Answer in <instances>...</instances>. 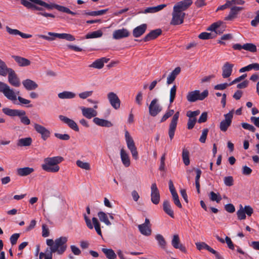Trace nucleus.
Returning <instances> with one entry per match:
<instances>
[{"mask_svg":"<svg viewBox=\"0 0 259 259\" xmlns=\"http://www.w3.org/2000/svg\"><path fill=\"white\" fill-rule=\"evenodd\" d=\"M21 4L27 9H31L39 12H44V8L48 10L56 9L58 11L71 14L76 15L75 12L71 11L69 8L54 3H47L42 0H21Z\"/></svg>","mask_w":259,"mask_h":259,"instance_id":"f257e3e1","label":"nucleus"},{"mask_svg":"<svg viewBox=\"0 0 259 259\" xmlns=\"http://www.w3.org/2000/svg\"><path fill=\"white\" fill-rule=\"evenodd\" d=\"M21 4L27 9H31L39 12H44V8L48 10L56 9L58 11L71 14L76 15L75 12L71 11L69 8L54 3H47L42 0H21Z\"/></svg>","mask_w":259,"mask_h":259,"instance_id":"f03ea898","label":"nucleus"},{"mask_svg":"<svg viewBox=\"0 0 259 259\" xmlns=\"http://www.w3.org/2000/svg\"><path fill=\"white\" fill-rule=\"evenodd\" d=\"M61 156L48 157L44 159V163L41 164L42 169L49 172H57L60 169L58 164L63 160Z\"/></svg>","mask_w":259,"mask_h":259,"instance_id":"7ed1b4c3","label":"nucleus"},{"mask_svg":"<svg viewBox=\"0 0 259 259\" xmlns=\"http://www.w3.org/2000/svg\"><path fill=\"white\" fill-rule=\"evenodd\" d=\"M3 112L9 116H18L20 118L21 122L25 125L30 124V120L26 116V112L24 110L19 109H12L9 108H4L2 109Z\"/></svg>","mask_w":259,"mask_h":259,"instance_id":"20e7f679","label":"nucleus"},{"mask_svg":"<svg viewBox=\"0 0 259 259\" xmlns=\"http://www.w3.org/2000/svg\"><path fill=\"white\" fill-rule=\"evenodd\" d=\"M67 241L68 238L65 236L55 239L54 246L52 248V252H57L58 254H62L67 249Z\"/></svg>","mask_w":259,"mask_h":259,"instance_id":"39448f33","label":"nucleus"},{"mask_svg":"<svg viewBox=\"0 0 259 259\" xmlns=\"http://www.w3.org/2000/svg\"><path fill=\"white\" fill-rule=\"evenodd\" d=\"M48 34L51 36H48L43 34H39L37 36L39 38H41L49 41L54 40L55 37H58L61 39H65L68 41H74L75 39L73 35L69 33H57L49 32Z\"/></svg>","mask_w":259,"mask_h":259,"instance_id":"423d86ee","label":"nucleus"},{"mask_svg":"<svg viewBox=\"0 0 259 259\" xmlns=\"http://www.w3.org/2000/svg\"><path fill=\"white\" fill-rule=\"evenodd\" d=\"M208 92L204 90L201 93L199 90L189 92L187 95V99L190 102H194L197 100H203L208 96Z\"/></svg>","mask_w":259,"mask_h":259,"instance_id":"0eeeda50","label":"nucleus"},{"mask_svg":"<svg viewBox=\"0 0 259 259\" xmlns=\"http://www.w3.org/2000/svg\"><path fill=\"white\" fill-rule=\"evenodd\" d=\"M125 139L128 149L130 150L133 158L137 160L139 158L138 152L135 142L127 131L125 132Z\"/></svg>","mask_w":259,"mask_h":259,"instance_id":"6e6552de","label":"nucleus"},{"mask_svg":"<svg viewBox=\"0 0 259 259\" xmlns=\"http://www.w3.org/2000/svg\"><path fill=\"white\" fill-rule=\"evenodd\" d=\"M185 16V13L181 12L173 8L172 18L170 24L172 25H178L183 23Z\"/></svg>","mask_w":259,"mask_h":259,"instance_id":"1a4fd4ad","label":"nucleus"},{"mask_svg":"<svg viewBox=\"0 0 259 259\" xmlns=\"http://www.w3.org/2000/svg\"><path fill=\"white\" fill-rule=\"evenodd\" d=\"M84 219L85 220L87 226L90 229H93L94 227L95 230L97 234L102 236V231L101 230V225L98 221V220L96 218H93L92 221L93 225L91 223V221L90 219L85 214H84Z\"/></svg>","mask_w":259,"mask_h":259,"instance_id":"9d476101","label":"nucleus"},{"mask_svg":"<svg viewBox=\"0 0 259 259\" xmlns=\"http://www.w3.org/2000/svg\"><path fill=\"white\" fill-rule=\"evenodd\" d=\"M162 108L158 103V100L154 99L149 106V114L153 117L157 115L161 111Z\"/></svg>","mask_w":259,"mask_h":259,"instance_id":"9b49d317","label":"nucleus"},{"mask_svg":"<svg viewBox=\"0 0 259 259\" xmlns=\"http://www.w3.org/2000/svg\"><path fill=\"white\" fill-rule=\"evenodd\" d=\"M179 115L180 113L179 111L174 114L169 125L168 136L171 140H172L175 136Z\"/></svg>","mask_w":259,"mask_h":259,"instance_id":"f8f14e48","label":"nucleus"},{"mask_svg":"<svg viewBox=\"0 0 259 259\" xmlns=\"http://www.w3.org/2000/svg\"><path fill=\"white\" fill-rule=\"evenodd\" d=\"M226 26L224 25L223 22L221 21L214 22L211 24L207 28V30L214 32L215 37L217 34H222L225 30Z\"/></svg>","mask_w":259,"mask_h":259,"instance_id":"ddd939ff","label":"nucleus"},{"mask_svg":"<svg viewBox=\"0 0 259 259\" xmlns=\"http://www.w3.org/2000/svg\"><path fill=\"white\" fill-rule=\"evenodd\" d=\"M0 93H2L8 99H14L13 96V89H11L10 87L6 83L0 81Z\"/></svg>","mask_w":259,"mask_h":259,"instance_id":"4468645a","label":"nucleus"},{"mask_svg":"<svg viewBox=\"0 0 259 259\" xmlns=\"http://www.w3.org/2000/svg\"><path fill=\"white\" fill-rule=\"evenodd\" d=\"M151 200L154 204H158L160 201V193L156 183L151 186Z\"/></svg>","mask_w":259,"mask_h":259,"instance_id":"2eb2a0df","label":"nucleus"},{"mask_svg":"<svg viewBox=\"0 0 259 259\" xmlns=\"http://www.w3.org/2000/svg\"><path fill=\"white\" fill-rule=\"evenodd\" d=\"M8 74L9 83L13 87H19L21 84V82L15 71L12 69L10 70V72Z\"/></svg>","mask_w":259,"mask_h":259,"instance_id":"dca6fc26","label":"nucleus"},{"mask_svg":"<svg viewBox=\"0 0 259 259\" xmlns=\"http://www.w3.org/2000/svg\"><path fill=\"white\" fill-rule=\"evenodd\" d=\"M34 128L38 133L41 135V137L44 141H46L50 137L51 134L50 132L42 125L35 123L34 124Z\"/></svg>","mask_w":259,"mask_h":259,"instance_id":"f3484780","label":"nucleus"},{"mask_svg":"<svg viewBox=\"0 0 259 259\" xmlns=\"http://www.w3.org/2000/svg\"><path fill=\"white\" fill-rule=\"evenodd\" d=\"M108 99L111 105L115 109L119 108L120 101L118 96L113 92H110L108 95Z\"/></svg>","mask_w":259,"mask_h":259,"instance_id":"a211bd4d","label":"nucleus"},{"mask_svg":"<svg viewBox=\"0 0 259 259\" xmlns=\"http://www.w3.org/2000/svg\"><path fill=\"white\" fill-rule=\"evenodd\" d=\"M192 4V0H183L178 2L174 6V8L181 12H183L187 10Z\"/></svg>","mask_w":259,"mask_h":259,"instance_id":"6ab92c4d","label":"nucleus"},{"mask_svg":"<svg viewBox=\"0 0 259 259\" xmlns=\"http://www.w3.org/2000/svg\"><path fill=\"white\" fill-rule=\"evenodd\" d=\"M59 118L60 120H61L62 122H63L64 123H66L68 125V126L72 129L73 130L78 132L79 131V128L76 123V122L73 121V120L68 118L66 116L60 115L59 116Z\"/></svg>","mask_w":259,"mask_h":259,"instance_id":"aec40b11","label":"nucleus"},{"mask_svg":"<svg viewBox=\"0 0 259 259\" xmlns=\"http://www.w3.org/2000/svg\"><path fill=\"white\" fill-rule=\"evenodd\" d=\"M130 34L128 30L125 28L115 30L113 32V38L114 39H120L128 37Z\"/></svg>","mask_w":259,"mask_h":259,"instance_id":"412c9836","label":"nucleus"},{"mask_svg":"<svg viewBox=\"0 0 259 259\" xmlns=\"http://www.w3.org/2000/svg\"><path fill=\"white\" fill-rule=\"evenodd\" d=\"M171 245L175 248L179 249L183 252H186V248L184 245L180 243V238L178 234L173 236Z\"/></svg>","mask_w":259,"mask_h":259,"instance_id":"4be33fe9","label":"nucleus"},{"mask_svg":"<svg viewBox=\"0 0 259 259\" xmlns=\"http://www.w3.org/2000/svg\"><path fill=\"white\" fill-rule=\"evenodd\" d=\"M82 114L83 116L88 119L96 117L97 115V112L92 108H86L84 107H80Z\"/></svg>","mask_w":259,"mask_h":259,"instance_id":"5701e85b","label":"nucleus"},{"mask_svg":"<svg viewBox=\"0 0 259 259\" xmlns=\"http://www.w3.org/2000/svg\"><path fill=\"white\" fill-rule=\"evenodd\" d=\"M234 65L228 62H226L222 67V76L224 78H228L231 76L233 71Z\"/></svg>","mask_w":259,"mask_h":259,"instance_id":"b1692460","label":"nucleus"},{"mask_svg":"<svg viewBox=\"0 0 259 259\" xmlns=\"http://www.w3.org/2000/svg\"><path fill=\"white\" fill-rule=\"evenodd\" d=\"M161 33L162 31L160 29L153 30L144 37L143 40L145 42H146L155 39L158 36H159Z\"/></svg>","mask_w":259,"mask_h":259,"instance_id":"393cba45","label":"nucleus"},{"mask_svg":"<svg viewBox=\"0 0 259 259\" xmlns=\"http://www.w3.org/2000/svg\"><path fill=\"white\" fill-rule=\"evenodd\" d=\"M7 31L11 35H19L23 38H29L32 37V35L26 34L20 31L18 29H12L9 26H6Z\"/></svg>","mask_w":259,"mask_h":259,"instance_id":"a878e982","label":"nucleus"},{"mask_svg":"<svg viewBox=\"0 0 259 259\" xmlns=\"http://www.w3.org/2000/svg\"><path fill=\"white\" fill-rule=\"evenodd\" d=\"M22 84L25 89L27 91L34 90L38 88V84L33 80L26 79L23 80Z\"/></svg>","mask_w":259,"mask_h":259,"instance_id":"bb28decb","label":"nucleus"},{"mask_svg":"<svg viewBox=\"0 0 259 259\" xmlns=\"http://www.w3.org/2000/svg\"><path fill=\"white\" fill-rule=\"evenodd\" d=\"M147 26L146 24H142L135 28L133 31V35L135 37H139L146 31Z\"/></svg>","mask_w":259,"mask_h":259,"instance_id":"cd10ccee","label":"nucleus"},{"mask_svg":"<svg viewBox=\"0 0 259 259\" xmlns=\"http://www.w3.org/2000/svg\"><path fill=\"white\" fill-rule=\"evenodd\" d=\"M13 95L15 98L14 99L10 100L12 101L14 104L19 105H23L29 104L30 103V101L26 99H24L20 96L17 97L16 94L14 92L13 90Z\"/></svg>","mask_w":259,"mask_h":259,"instance_id":"c85d7f7f","label":"nucleus"},{"mask_svg":"<svg viewBox=\"0 0 259 259\" xmlns=\"http://www.w3.org/2000/svg\"><path fill=\"white\" fill-rule=\"evenodd\" d=\"M242 10H243L242 7L236 6L233 7L231 8L228 16L225 17V20L227 21H230L233 20L234 18L236 17V16L238 13V12Z\"/></svg>","mask_w":259,"mask_h":259,"instance_id":"c756f323","label":"nucleus"},{"mask_svg":"<svg viewBox=\"0 0 259 259\" xmlns=\"http://www.w3.org/2000/svg\"><path fill=\"white\" fill-rule=\"evenodd\" d=\"M93 122L100 126L110 127L113 126V124L110 121L98 117H95Z\"/></svg>","mask_w":259,"mask_h":259,"instance_id":"7c9ffc66","label":"nucleus"},{"mask_svg":"<svg viewBox=\"0 0 259 259\" xmlns=\"http://www.w3.org/2000/svg\"><path fill=\"white\" fill-rule=\"evenodd\" d=\"M120 157L121 161L124 166L126 167H128L131 164L130 156L123 148L120 150Z\"/></svg>","mask_w":259,"mask_h":259,"instance_id":"2f4dec72","label":"nucleus"},{"mask_svg":"<svg viewBox=\"0 0 259 259\" xmlns=\"http://www.w3.org/2000/svg\"><path fill=\"white\" fill-rule=\"evenodd\" d=\"M12 58L20 66H27L30 64V61L26 58L18 56H13Z\"/></svg>","mask_w":259,"mask_h":259,"instance_id":"473e14b6","label":"nucleus"},{"mask_svg":"<svg viewBox=\"0 0 259 259\" xmlns=\"http://www.w3.org/2000/svg\"><path fill=\"white\" fill-rule=\"evenodd\" d=\"M163 209L164 211L171 218H174V212L171 208V205L168 200H165L163 202Z\"/></svg>","mask_w":259,"mask_h":259,"instance_id":"72a5a7b5","label":"nucleus"},{"mask_svg":"<svg viewBox=\"0 0 259 259\" xmlns=\"http://www.w3.org/2000/svg\"><path fill=\"white\" fill-rule=\"evenodd\" d=\"M181 68L176 67L168 75L167 78V83L168 84L172 83L175 80L177 76L180 73Z\"/></svg>","mask_w":259,"mask_h":259,"instance_id":"f704fd0d","label":"nucleus"},{"mask_svg":"<svg viewBox=\"0 0 259 259\" xmlns=\"http://www.w3.org/2000/svg\"><path fill=\"white\" fill-rule=\"evenodd\" d=\"M12 69L8 67L5 62L0 59V75L6 76Z\"/></svg>","mask_w":259,"mask_h":259,"instance_id":"c9c22d12","label":"nucleus"},{"mask_svg":"<svg viewBox=\"0 0 259 259\" xmlns=\"http://www.w3.org/2000/svg\"><path fill=\"white\" fill-rule=\"evenodd\" d=\"M34 171V169L33 168L25 167L23 168H19L17 169V174L18 175L24 177L26 176L30 175Z\"/></svg>","mask_w":259,"mask_h":259,"instance_id":"e433bc0d","label":"nucleus"},{"mask_svg":"<svg viewBox=\"0 0 259 259\" xmlns=\"http://www.w3.org/2000/svg\"><path fill=\"white\" fill-rule=\"evenodd\" d=\"M166 4H161L155 7L147 8L144 11L145 13H154L157 12L166 7Z\"/></svg>","mask_w":259,"mask_h":259,"instance_id":"4c0bfd02","label":"nucleus"},{"mask_svg":"<svg viewBox=\"0 0 259 259\" xmlns=\"http://www.w3.org/2000/svg\"><path fill=\"white\" fill-rule=\"evenodd\" d=\"M32 142V140L30 137H27L25 138L19 139L18 140L17 145L19 147L22 146H30Z\"/></svg>","mask_w":259,"mask_h":259,"instance_id":"58836bf2","label":"nucleus"},{"mask_svg":"<svg viewBox=\"0 0 259 259\" xmlns=\"http://www.w3.org/2000/svg\"><path fill=\"white\" fill-rule=\"evenodd\" d=\"M138 228L140 233L145 236H149L151 234V229L150 226H146L144 225H139Z\"/></svg>","mask_w":259,"mask_h":259,"instance_id":"ea45409f","label":"nucleus"},{"mask_svg":"<svg viewBox=\"0 0 259 259\" xmlns=\"http://www.w3.org/2000/svg\"><path fill=\"white\" fill-rule=\"evenodd\" d=\"M252 69L259 70V64L255 63L249 64L248 65L240 69L239 72L242 73L245 71H249Z\"/></svg>","mask_w":259,"mask_h":259,"instance_id":"a19ab883","label":"nucleus"},{"mask_svg":"<svg viewBox=\"0 0 259 259\" xmlns=\"http://www.w3.org/2000/svg\"><path fill=\"white\" fill-rule=\"evenodd\" d=\"M58 97L61 99H73L74 98L76 95L75 93L69 92V91H64L62 93H60L58 95Z\"/></svg>","mask_w":259,"mask_h":259,"instance_id":"79ce46f5","label":"nucleus"},{"mask_svg":"<svg viewBox=\"0 0 259 259\" xmlns=\"http://www.w3.org/2000/svg\"><path fill=\"white\" fill-rule=\"evenodd\" d=\"M102 251L108 259H115L116 258V254L112 249L103 248Z\"/></svg>","mask_w":259,"mask_h":259,"instance_id":"37998d69","label":"nucleus"},{"mask_svg":"<svg viewBox=\"0 0 259 259\" xmlns=\"http://www.w3.org/2000/svg\"><path fill=\"white\" fill-rule=\"evenodd\" d=\"M98 216L101 222L105 223L107 226H110L111 222L109 221L107 215L103 211H99L98 213Z\"/></svg>","mask_w":259,"mask_h":259,"instance_id":"c03bdc74","label":"nucleus"},{"mask_svg":"<svg viewBox=\"0 0 259 259\" xmlns=\"http://www.w3.org/2000/svg\"><path fill=\"white\" fill-rule=\"evenodd\" d=\"M156 240L158 241V245L163 249L166 250V242L161 234H157L155 236Z\"/></svg>","mask_w":259,"mask_h":259,"instance_id":"a18cd8bd","label":"nucleus"},{"mask_svg":"<svg viewBox=\"0 0 259 259\" xmlns=\"http://www.w3.org/2000/svg\"><path fill=\"white\" fill-rule=\"evenodd\" d=\"M194 169L196 173V176L195 177L196 188L197 191L198 193H200V188L199 180H200V178L202 171L200 169H198V168H196V169L194 168Z\"/></svg>","mask_w":259,"mask_h":259,"instance_id":"49530a36","label":"nucleus"},{"mask_svg":"<svg viewBox=\"0 0 259 259\" xmlns=\"http://www.w3.org/2000/svg\"><path fill=\"white\" fill-rule=\"evenodd\" d=\"M102 31L99 30L88 33L85 35V37L86 39L98 38L102 36Z\"/></svg>","mask_w":259,"mask_h":259,"instance_id":"de8ad7c7","label":"nucleus"},{"mask_svg":"<svg viewBox=\"0 0 259 259\" xmlns=\"http://www.w3.org/2000/svg\"><path fill=\"white\" fill-rule=\"evenodd\" d=\"M182 159L184 162V163L186 165H188L190 164V159H189V152L188 150L183 149L182 152Z\"/></svg>","mask_w":259,"mask_h":259,"instance_id":"09e8293b","label":"nucleus"},{"mask_svg":"<svg viewBox=\"0 0 259 259\" xmlns=\"http://www.w3.org/2000/svg\"><path fill=\"white\" fill-rule=\"evenodd\" d=\"M243 49L252 53L256 52V47L255 45L251 43H246L243 45Z\"/></svg>","mask_w":259,"mask_h":259,"instance_id":"8fccbe9b","label":"nucleus"},{"mask_svg":"<svg viewBox=\"0 0 259 259\" xmlns=\"http://www.w3.org/2000/svg\"><path fill=\"white\" fill-rule=\"evenodd\" d=\"M76 164L79 167L89 170L91 169L90 164L88 162H83L80 160H78L76 162Z\"/></svg>","mask_w":259,"mask_h":259,"instance_id":"3c124183","label":"nucleus"},{"mask_svg":"<svg viewBox=\"0 0 259 259\" xmlns=\"http://www.w3.org/2000/svg\"><path fill=\"white\" fill-rule=\"evenodd\" d=\"M198 37L201 39H209L215 37V34L213 33L203 32L199 34Z\"/></svg>","mask_w":259,"mask_h":259,"instance_id":"603ef678","label":"nucleus"},{"mask_svg":"<svg viewBox=\"0 0 259 259\" xmlns=\"http://www.w3.org/2000/svg\"><path fill=\"white\" fill-rule=\"evenodd\" d=\"M108 11V9L101 10L97 11H92L89 12H86L85 14L87 15L96 16L99 15H102L105 14Z\"/></svg>","mask_w":259,"mask_h":259,"instance_id":"864d4df0","label":"nucleus"},{"mask_svg":"<svg viewBox=\"0 0 259 259\" xmlns=\"http://www.w3.org/2000/svg\"><path fill=\"white\" fill-rule=\"evenodd\" d=\"M209 198L211 201H216L217 203H219L222 199V197L219 194H216L213 191L210 192Z\"/></svg>","mask_w":259,"mask_h":259,"instance_id":"5fc2aeb1","label":"nucleus"},{"mask_svg":"<svg viewBox=\"0 0 259 259\" xmlns=\"http://www.w3.org/2000/svg\"><path fill=\"white\" fill-rule=\"evenodd\" d=\"M238 219L240 220H245L246 219L245 212L244 211L243 207L241 204L240 205V208L237 211Z\"/></svg>","mask_w":259,"mask_h":259,"instance_id":"6e6d98bb","label":"nucleus"},{"mask_svg":"<svg viewBox=\"0 0 259 259\" xmlns=\"http://www.w3.org/2000/svg\"><path fill=\"white\" fill-rule=\"evenodd\" d=\"M103 66V64L100 59L95 60L92 64L89 65L90 67H93L97 69H101Z\"/></svg>","mask_w":259,"mask_h":259,"instance_id":"4d7b16f0","label":"nucleus"},{"mask_svg":"<svg viewBox=\"0 0 259 259\" xmlns=\"http://www.w3.org/2000/svg\"><path fill=\"white\" fill-rule=\"evenodd\" d=\"M177 87L176 85H174L170 90L169 94V102L170 103H172L176 97V92H177Z\"/></svg>","mask_w":259,"mask_h":259,"instance_id":"13d9d810","label":"nucleus"},{"mask_svg":"<svg viewBox=\"0 0 259 259\" xmlns=\"http://www.w3.org/2000/svg\"><path fill=\"white\" fill-rule=\"evenodd\" d=\"M231 123L228 122L225 120H223L220 124V128L222 132H226L228 127L231 125Z\"/></svg>","mask_w":259,"mask_h":259,"instance_id":"bf43d9fd","label":"nucleus"},{"mask_svg":"<svg viewBox=\"0 0 259 259\" xmlns=\"http://www.w3.org/2000/svg\"><path fill=\"white\" fill-rule=\"evenodd\" d=\"M174 113V110L169 109L166 111L160 120V122H163L166 120L169 117H171Z\"/></svg>","mask_w":259,"mask_h":259,"instance_id":"052dcab7","label":"nucleus"},{"mask_svg":"<svg viewBox=\"0 0 259 259\" xmlns=\"http://www.w3.org/2000/svg\"><path fill=\"white\" fill-rule=\"evenodd\" d=\"M224 182L226 186H232L234 184V179L233 177L232 176H228L225 177L224 178Z\"/></svg>","mask_w":259,"mask_h":259,"instance_id":"680f3d73","label":"nucleus"},{"mask_svg":"<svg viewBox=\"0 0 259 259\" xmlns=\"http://www.w3.org/2000/svg\"><path fill=\"white\" fill-rule=\"evenodd\" d=\"M54 135L58 139L64 141L69 140L70 138V136L67 134H61L59 133H55Z\"/></svg>","mask_w":259,"mask_h":259,"instance_id":"e2e57ef3","label":"nucleus"},{"mask_svg":"<svg viewBox=\"0 0 259 259\" xmlns=\"http://www.w3.org/2000/svg\"><path fill=\"white\" fill-rule=\"evenodd\" d=\"M208 132V128H205L202 130L201 136L199 139V141L202 143H204L206 141L207 136Z\"/></svg>","mask_w":259,"mask_h":259,"instance_id":"0e129e2a","label":"nucleus"},{"mask_svg":"<svg viewBox=\"0 0 259 259\" xmlns=\"http://www.w3.org/2000/svg\"><path fill=\"white\" fill-rule=\"evenodd\" d=\"M93 92L92 91H85V92L79 93L78 94V96L80 99H85L88 98V97L91 96L93 94Z\"/></svg>","mask_w":259,"mask_h":259,"instance_id":"69168bd1","label":"nucleus"},{"mask_svg":"<svg viewBox=\"0 0 259 259\" xmlns=\"http://www.w3.org/2000/svg\"><path fill=\"white\" fill-rule=\"evenodd\" d=\"M241 125L243 128L249 130L251 132H254L256 130L255 128L252 125L247 123H242Z\"/></svg>","mask_w":259,"mask_h":259,"instance_id":"338daca9","label":"nucleus"},{"mask_svg":"<svg viewBox=\"0 0 259 259\" xmlns=\"http://www.w3.org/2000/svg\"><path fill=\"white\" fill-rule=\"evenodd\" d=\"M196 122V118H189L188 119V123H187V128L189 130L192 129Z\"/></svg>","mask_w":259,"mask_h":259,"instance_id":"774afa93","label":"nucleus"}]
</instances>
